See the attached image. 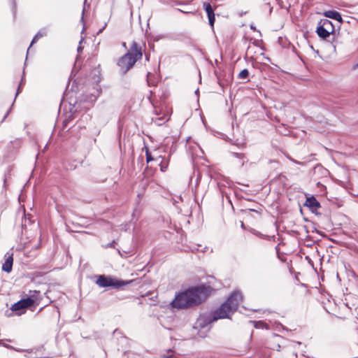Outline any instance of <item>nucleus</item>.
I'll use <instances>...</instances> for the list:
<instances>
[{
  "label": "nucleus",
  "mask_w": 358,
  "mask_h": 358,
  "mask_svg": "<svg viewBox=\"0 0 358 358\" xmlns=\"http://www.w3.org/2000/svg\"><path fill=\"white\" fill-rule=\"evenodd\" d=\"M169 120V117L167 115H163L161 117H152V121L157 125L160 126L164 124Z\"/></svg>",
  "instance_id": "14"
},
{
  "label": "nucleus",
  "mask_w": 358,
  "mask_h": 358,
  "mask_svg": "<svg viewBox=\"0 0 358 358\" xmlns=\"http://www.w3.org/2000/svg\"><path fill=\"white\" fill-rule=\"evenodd\" d=\"M280 348V345H278V350H279V348Z\"/></svg>",
  "instance_id": "43"
},
{
  "label": "nucleus",
  "mask_w": 358,
  "mask_h": 358,
  "mask_svg": "<svg viewBox=\"0 0 358 358\" xmlns=\"http://www.w3.org/2000/svg\"><path fill=\"white\" fill-rule=\"evenodd\" d=\"M316 33L317 34L318 36L321 38L325 39L327 37H329L331 34L329 31L327 30L323 26H322L319 22L318 25L317 27Z\"/></svg>",
  "instance_id": "10"
},
{
  "label": "nucleus",
  "mask_w": 358,
  "mask_h": 358,
  "mask_svg": "<svg viewBox=\"0 0 358 358\" xmlns=\"http://www.w3.org/2000/svg\"><path fill=\"white\" fill-rule=\"evenodd\" d=\"M232 155L241 159V162H240L241 163V166H243L244 164H245V160H244V158H245V155L243 153H238V152H232Z\"/></svg>",
  "instance_id": "21"
},
{
  "label": "nucleus",
  "mask_w": 358,
  "mask_h": 358,
  "mask_svg": "<svg viewBox=\"0 0 358 358\" xmlns=\"http://www.w3.org/2000/svg\"><path fill=\"white\" fill-rule=\"evenodd\" d=\"M133 282H134L133 280H123L116 279L111 276H106L104 275H101L98 276L96 283L100 287H110L112 288L119 289L124 286L131 285Z\"/></svg>",
  "instance_id": "4"
},
{
  "label": "nucleus",
  "mask_w": 358,
  "mask_h": 358,
  "mask_svg": "<svg viewBox=\"0 0 358 358\" xmlns=\"http://www.w3.org/2000/svg\"><path fill=\"white\" fill-rule=\"evenodd\" d=\"M207 298V288L204 285L189 287L176 295L171 303L173 308L184 309L197 306Z\"/></svg>",
  "instance_id": "1"
},
{
  "label": "nucleus",
  "mask_w": 358,
  "mask_h": 358,
  "mask_svg": "<svg viewBox=\"0 0 358 358\" xmlns=\"http://www.w3.org/2000/svg\"><path fill=\"white\" fill-rule=\"evenodd\" d=\"M78 58H79V57H78V56H77V57H76V62H75V64H74V69L76 68V63H77V62H78Z\"/></svg>",
  "instance_id": "37"
},
{
  "label": "nucleus",
  "mask_w": 358,
  "mask_h": 358,
  "mask_svg": "<svg viewBox=\"0 0 358 358\" xmlns=\"http://www.w3.org/2000/svg\"><path fill=\"white\" fill-rule=\"evenodd\" d=\"M73 110L74 112L77 111V108H76V106H73V108H71V111H73Z\"/></svg>",
  "instance_id": "33"
},
{
  "label": "nucleus",
  "mask_w": 358,
  "mask_h": 358,
  "mask_svg": "<svg viewBox=\"0 0 358 358\" xmlns=\"http://www.w3.org/2000/svg\"><path fill=\"white\" fill-rule=\"evenodd\" d=\"M357 201L358 202V196H357Z\"/></svg>",
  "instance_id": "48"
},
{
  "label": "nucleus",
  "mask_w": 358,
  "mask_h": 358,
  "mask_svg": "<svg viewBox=\"0 0 358 358\" xmlns=\"http://www.w3.org/2000/svg\"><path fill=\"white\" fill-rule=\"evenodd\" d=\"M156 161L160 160L159 166L160 170L162 172H164L166 171L168 168V162L164 161V158H163L162 156H159L158 158L155 159Z\"/></svg>",
  "instance_id": "17"
},
{
  "label": "nucleus",
  "mask_w": 358,
  "mask_h": 358,
  "mask_svg": "<svg viewBox=\"0 0 358 358\" xmlns=\"http://www.w3.org/2000/svg\"><path fill=\"white\" fill-rule=\"evenodd\" d=\"M123 47H126V43H123Z\"/></svg>",
  "instance_id": "44"
},
{
  "label": "nucleus",
  "mask_w": 358,
  "mask_h": 358,
  "mask_svg": "<svg viewBox=\"0 0 358 358\" xmlns=\"http://www.w3.org/2000/svg\"><path fill=\"white\" fill-rule=\"evenodd\" d=\"M24 74V71L23 72V75ZM24 84V76H22V79H21V81H20V83L17 87V92H16V94H15V97L18 95V94L21 91V87L22 86V85Z\"/></svg>",
  "instance_id": "23"
},
{
  "label": "nucleus",
  "mask_w": 358,
  "mask_h": 358,
  "mask_svg": "<svg viewBox=\"0 0 358 358\" xmlns=\"http://www.w3.org/2000/svg\"><path fill=\"white\" fill-rule=\"evenodd\" d=\"M250 29H253V30H256V28L252 24L250 25Z\"/></svg>",
  "instance_id": "38"
},
{
  "label": "nucleus",
  "mask_w": 358,
  "mask_h": 358,
  "mask_svg": "<svg viewBox=\"0 0 358 358\" xmlns=\"http://www.w3.org/2000/svg\"><path fill=\"white\" fill-rule=\"evenodd\" d=\"M83 40H84V38H82L80 39V42H79V45H78V47L77 48V51H78V53H80L83 51V48L81 46V43H82Z\"/></svg>",
  "instance_id": "27"
},
{
  "label": "nucleus",
  "mask_w": 358,
  "mask_h": 358,
  "mask_svg": "<svg viewBox=\"0 0 358 358\" xmlns=\"http://www.w3.org/2000/svg\"><path fill=\"white\" fill-rule=\"evenodd\" d=\"M198 92H199V90H196L195 91V93H196V94H198Z\"/></svg>",
  "instance_id": "42"
},
{
  "label": "nucleus",
  "mask_w": 358,
  "mask_h": 358,
  "mask_svg": "<svg viewBox=\"0 0 358 358\" xmlns=\"http://www.w3.org/2000/svg\"><path fill=\"white\" fill-rule=\"evenodd\" d=\"M11 108H12V106L10 107V108L8 110V111L6 112V113L5 114V115L3 116L2 120L1 121V122H3L6 118L8 116L10 112V110H11Z\"/></svg>",
  "instance_id": "28"
},
{
  "label": "nucleus",
  "mask_w": 358,
  "mask_h": 358,
  "mask_svg": "<svg viewBox=\"0 0 358 358\" xmlns=\"http://www.w3.org/2000/svg\"><path fill=\"white\" fill-rule=\"evenodd\" d=\"M250 211H255V212H257L256 210H252V209H250Z\"/></svg>",
  "instance_id": "46"
},
{
  "label": "nucleus",
  "mask_w": 358,
  "mask_h": 358,
  "mask_svg": "<svg viewBox=\"0 0 358 358\" xmlns=\"http://www.w3.org/2000/svg\"><path fill=\"white\" fill-rule=\"evenodd\" d=\"M179 11L180 12H182V13H185L184 11H182L181 9H178Z\"/></svg>",
  "instance_id": "45"
},
{
  "label": "nucleus",
  "mask_w": 358,
  "mask_h": 358,
  "mask_svg": "<svg viewBox=\"0 0 358 358\" xmlns=\"http://www.w3.org/2000/svg\"><path fill=\"white\" fill-rule=\"evenodd\" d=\"M145 157L147 163H149L154 160V158L152 157L151 153L148 150H146L145 152Z\"/></svg>",
  "instance_id": "24"
},
{
  "label": "nucleus",
  "mask_w": 358,
  "mask_h": 358,
  "mask_svg": "<svg viewBox=\"0 0 358 358\" xmlns=\"http://www.w3.org/2000/svg\"><path fill=\"white\" fill-rule=\"evenodd\" d=\"M36 35L37 36V37H38L39 38L45 36L47 35V29L45 28H43V29H41L36 34Z\"/></svg>",
  "instance_id": "22"
},
{
  "label": "nucleus",
  "mask_w": 358,
  "mask_h": 358,
  "mask_svg": "<svg viewBox=\"0 0 358 358\" xmlns=\"http://www.w3.org/2000/svg\"><path fill=\"white\" fill-rule=\"evenodd\" d=\"M200 180H201V174L199 173H198L196 180H195V186H194V187H192V192H194V194H196L197 187L200 182Z\"/></svg>",
  "instance_id": "18"
},
{
  "label": "nucleus",
  "mask_w": 358,
  "mask_h": 358,
  "mask_svg": "<svg viewBox=\"0 0 358 358\" xmlns=\"http://www.w3.org/2000/svg\"><path fill=\"white\" fill-rule=\"evenodd\" d=\"M3 346L7 348H13V347L11 345H9L8 344H3Z\"/></svg>",
  "instance_id": "35"
},
{
  "label": "nucleus",
  "mask_w": 358,
  "mask_h": 358,
  "mask_svg": "<svg viewBox=\"0 0 358 358\" xmlns=\"http://www.w3.org/2000/svg\"><path fill=\"white\" fill-rule=\"evenodd\" d=\"M13 263V255L9 256L3 264L2 270L6 273H10L12 271Z\"/></svg>",
  "instance_id": "11"
},
{
  "label": "nucleus",
  "mask_w": 358,
  "mask_h": 358,
  "mask_svg": "<svg viewBox=\"0 0 358 358\" xmlns=\"http://www.w3.org/2000/svg\"><path fill=\"white\" fill-rule=\"evenodd\" d=\"M304 206L310 208L312 213L317 214V209L321 207L320 202L313 196L308 197Z\"/></svg>",
  "instance_id": "8"
},
{
  "label": "nucleus",
  "mask_w": 358,
  "mask_h": 358,
  "mask_svg": "<svg viewBox=\"0 0 358 358\" xmlns=\"http://www.w3.org/2000/svg\"><path fill=\"white\" fill-rule=\"evenodd\" d=\"M248 76L249 71L248 69H245L239 73L238 78L239 79H246L248 77Z\"/></svg>",
  "instance_id": "19"
},
{
  "label": "nucleus",
  "mask_w": 358,
  "mask_h": 358,
  "mask_svg": "<svg viewBox=\"0 0 358 358\" xmlns=\"http://www.w3.org/2000/svg\"><path fill=\"white\" fill-rule=\"evenodd\" d=\"M215 310L212 314L200 317L197 320L196 323V324L197 326L196 328L199 327L201 329H207V330H209L210 329L209 325L212 322L216 321V320H213V317L215 316Z\"/></svg>",
  "instance_id": "6"
},
{
  "label": "nucleus",
  "mask_w": 358,
  "mask_h": 358,
  "mask_svg": "<svg viewBox=\"0 0 358 358\" xmlns=\"http://www.w3.org/2000/svg\"><path fill=\"white\" fill-rule=\"evenodd\" d=\"M0 344H1V341H0Z\"/></svg>",
  "instance_id": "47"
},
{
  "label": "nucleus",
  "mask_w": 358,
  "mask_h": 358,
  "mask_svg": "<svg viewBox=\"0 0 358 358\" xmlns=\"http://www.w3.org/2000/svg\"><path fill=\"white\" fill-rule=\"evenodd\" d=\"M250 231L252 234L255 235L256 236L259 237V238H266L268 237V236H266V235H264V234H262L261 232H259V231H257V230H256V229H250Z\"/></svg>",
  "instance_id": "20"
},
{
  "label": "nucleus",
  "mask_w": 358,
  "mask_h": 358,
  "mask_svg": "<svg viewBox=\"0 0 358 358\" xmlns=\"http://www.w3.org/2000/svg\"><path fill=\"white\" fill-rule=\"evenodd\" d=\"M141 57V47L136 41H133L130 50L122 56L117 62L120 72L122 74H125Z\"/></svg>",
  "instance_id": "3"
},
{
  "label": "nucleus",
  "mask_w": 358,
  "mask_h": 358,
  "mask_svg": "<svg viewBox=\"0 0 358 358\" xmlns=\"http://www.w3.org/2000/svg\"><path fill=\"white\" fill-rule=\"evenodd\" d=\"M241 227L244 229L245 228V225H244V223L243 222H241Z\"/></svg>",
  "instance_id": "39"
},
{
  "label": "nucleus",
  "mask_w": 358,
  "mask_h": 358,
  "mask_svg": "<svg viewBox=\"0 0 358 358\" xmlns=\"http://www.w3.org/2000/svg\"><path fill=\"white\" fill-rule=\"evenodd\" d=\"M38 39H39V38L37 37L36 35H35L34 36V38H32V41H31V44H30V46H31L34 43H36Z\"/></svg>",
  "instance_id": "29"
},
{
  "label": "nucleus",
  "mask_w": 358,
  "mask_h": 358,
  "mask_svg": "<svg viewBox=\"0 0 358 358\" xmlns=\"http://www.w3.org/2000/svg\"><path fill=\"white\" fill-rule=\"evenodd\" d=\"M106 26V24H105V25L103 27V28H101V29L99 31L98 34H99V33H101V31L105 29Z\"/></svg>",
  "instance_id": "36"
},
{
  "label": "nucleus",
  "mask_w": 358,
  "mask_h": 358,
  "mask_svg": "<svg viewBox=\"0 0 358 358\" xmlns=\"http://www.w3.org/2000/svg\"><path fill=\"white\" fill-rule=\"evenodd\" d=\"M115 245H116V242L115 241H113L111 243H109L106 245V248H114Z\"/></svg>",
  "instance_id": "30"
},
{
  "label": "nucleus",
  "mask_w": 358,
  "mask_h": 358,
  "mask_svg": "<svg viewBox=\"0 0 358 358\" xmlns=\"http://www.w3.org/2000/svg\"><path fill=\"white\" fill-rule=\"evenodd\" d=\"M249 323L252 324L255 329H263V328L268 329L267 324L266 323H264L263 321L250 320Z\"/></svg>",
  "instance_id": "16"
},
{
  "label": "nucleus",
  "mask_w": 358,
  "mask_h": 358,
  "mask_svg": "<svg viewBox=\"0 0 358 358\" xmlns=\"http://www.w3.org/2000/svg\"><path fill=\"white\" fill-rule=\"evenodd\" d=\"M319 23L323 26V27H324L325 29H327V30L329 31V32L331 34L334 31V25L331 22V21H330L328 19H322L320 20V21L319 22Z\"/></svg>",
  "instance_id": "12"
},
{
  "label": "nucleus",
  "mask_w": 358,
  "mask_h": 358,
  "mask_svg": "<svg viewBox=\"0 0 358 358\" xmlns=\"http://www.w3.org/2000/svg\"><path fill=\"white\" fill-rule=\"evenodd\" d=\"M13 6L15 7V6H16L15 0H13Z\"/></svg>",
  "instance_id": "40"
},
{
  "label": "nucleus",
  "mask_w": 358,
  "mask_h": 358,
  "mask_svg": "<svg viewBox=\"0 0 358 358\" xmlns=\"http://www.w3.org/2000/svg\"><path fill=\"white\" fill-rule=\"evenodd\" d=\"M6 178L5 177L3 179V187L4 188H6Z\"/></svg>",
  "instance_id": "34"
},
{
  "label": "nucleus",
  "mask_w": 358,
  "mask_h": 358,
  "mask_svg": "<svg viewBox=\"0 0 358 358\" xmlns=\"http://www.w3.org/2000/svg\"><path fill=\"white\" fill-rule=\"evenodd\" d=\"M199 336H200L201 337H202V338H204V337H205V336H204V335L199 334Z\"/></svg>",
  "instance_id": "41"
},
{
  "label": "nucleus",
  "mask_w": 358,
  "mask_h": 358,
  "mask_svg": "<svg viewBox=\"0 0 358 358\" xmlns=\"http://www.w3.org/2000/svg\"><path fill=\"white\" fill-rule=\"evenodd\" d=\"M203 8L207 14L209 25L213 29L215 21L214 9L213 8L210 3L207 1L203 2Z\"/></svg>",
  "instance_id": "7"
},
{
  "label": "nucleus",
  "mask_w": 358,
  "mask_h": 358,
  "mask_svg": "<svg viewBox=\"0 0 358 358\" xmlns=\"http://www.w3.org/2000/svg\"><path fill=\"white\" fill-rule=\"evenodd\" d=\"M243 299V294L239 289L234 290L227 300L215 310V315L213 320L230 318L231 315L237 310Z\"/></svg>",
  "instance_id": "2"
},
{
  "label": "nucleus",
  "mask_w": 358,
  "mask_h": 358,
  "mask_svg": "<svg viewBox=\"0 0 358 358\" xmlns=\"http://www.w3.org/2000/svg\"><path fill=\"white\" fill-rule=\"evenodd\" d=\"M150 99V101L151 103V104L152 105V106L155 108V110H154V113L157 115V116H159L160 115V112L158 111L156 108V106H155V103L149 98Z\"/></svg>",
  "instance_id": "26"
},
{
  "label": "nucleus",
  "mask_w": 358,
  "mask_h": 358,
  "mask_svg": "<svg viewBox=\"0 0 358 358\" xmlns=\"http://www.w3.org/2000/svg\"><path fill=\"white\" fill-rule=\"evenodd\" d=\"M358 68V63H357L356 64H355L353 66H352V70H355Z\"/></svg>",
  "instance_id": "32"
},
{
  "label": "nucleus",
  "mask_w": 358,
  "mask_h": 358,
  "mask_svg": "<svg viewBox=\"0 0 358 358\" xmlns=\"http://www.w3.org/2000/svg\"><path fill=\"white\" fill-rule=\"evenodd\" d=\"M87 0H85L84 1V5H83V12H82V17H81V21L83 22L84 21V13H85V8H86V6H87V7L89 8L90 7V4H87Z\"/></svg>",
  "instance_id": "25"
},
{
  "label": "nucleus",
  "mask_w": 358,
  "mask_h": 358,
  "mask_svg": "<svg viewBox=\"0 0 358 358\" xmlns=\"http://www.w3.org/2000/svg\"><path fill=\"white\" fill-rule=\"evenodd\" d=\"M31 215L30 214H25L24 215V218L22 221V228L23 229H26L28 225H30L34 222V221L31 219Z\"/></svg>",
  "instance_id": "15"
},
{
  "label": "nucleus",
  "mask_w": 358,
  "mask_h": 358,
  "mask_svg": "<svg viewBox=\"0 0 358 358\" xmlns=\"http://www.w3.org/2000/svg\"><path fill=\"white\" fill-rule=\"evenodd\" d=\"M34 303V300L31 296H28L25 299H22L17 302L15 303L10 308V310L15 312L16 315H21L25 313L27 308L31 307Z\"/></svg>",
  "instance_id": "5"
},
{
  "label": "nucleus",
  "mask_w": 358,
  "mask_h": 358,
  "mask_svg": "<svg viewBox=\"0 0 358 358\" xmlns=\"http://www.w3.org/2000/svg\"><path fill=\"white\" fill-rule=\"evenodd\" d=\"M67 124H68V120H65L64 122H63V127L65 128L67 127Z\"/></svg>",
  "instance_id": "31"
},
{
  "label": "nucleus",
  "mask_w": 358,
  "mask_h": 358,
  "mask_svg": "<svg viewBox=\"0 0 358 358\" xmlns=\"http://www.w3.org/2000/svg\"><path fill=\"white\" fill-rule=\"evenodd\" d=\"M90 76L92 77V81L94 83H98L101 81V73L98 69H94L91 73Z\"/></svg>",
  "instance_id": "13"
},
{
  "label": "nucleus",
  "mask_w": 358,
  "mask_h": 358,
  "mask_svg": "<svg viewBox=\"0 0 358 358\" xmlns=\"http://www.w3.org/2000/svg\"><path fill=\"white\" fill-rule=\"evenodd\" d=\"M323 15L328 18L333 19L337 20L339 22H343V18L341 15L336 10H330L325 11Z\"/></svg>",
  "instance_id": "9"
}]
</instances>
